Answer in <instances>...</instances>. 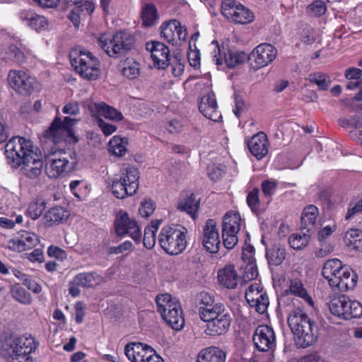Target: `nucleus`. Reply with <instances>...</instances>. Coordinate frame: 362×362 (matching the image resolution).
Listing matches in <instances>:
<instances>
[{"mask_svg": "<svg viewBox=\"0 0 362 362\" xmlns=\"http://www.w3.org/2000/svg\"><path fill=\"white\" fill-rule=\"evenodd\" d=\"M287 321L298 347L306 348L316 341L318 327L302 309H293Z\"/></svg>", "mask_w": 362, "mask_h": 362, "instance_id": "nucleus-1", "label": "nucleus"}, {"mask_svg": "<svg viewBox=\"0 0 362 362\" xmlns=\"http://www.w3.org/2000/svg\"><path fill=\"white\" fill-rule=\"evenodd\" d=\"M322 275L332 288H337L341 292L354 288L357 284V274L350 268L344 266L338 259L326 261L322 269Z\"/></svg>", "mask_w": 362, "mask_h": 362, "instance_id": "nucleus-2", "label": "nucleus"}, {"mask_svg": "<svg viewBox=\"0 0 362 362\" xmlns=\"http://www.w3.org/2000/svg\"><path fill=\"white\" fill-rule=\"evenodd\" d=\"M98 46L112 58L126 54L134 47L135 39L132 33L119 30L115 34L103 33L97 37Z\"/></svg>", "mask_w": 362, "mask_h": 362, "instance_id": "nucleus-3", "label": "nucleus"}, {"mask_svg": "<svg viewBox=\"0 0 362 362\" xmlns=\"http://www.w3.org/2000/svg\"><path fill=\"white\" fill-rule=\"evenodd\" d=\"M199 318L206 323L205 334L212 337L226 334L232 322L230 315L226 312V308L221 303H216L211 310H202Z\"/></svg>", "mask_w": 362, "mask_h": 362, "instance_id": "nucleus-4", "label": "nucleus"}, {"mask_svg": "<svg viewBox=\"0 0 362 362\" xmlns=\"http://www.w3.org/2000/svg\"><path fill=\"white\" fill-rule=\"evenodd\" d=\"M187 229L178 224H171L162 228L158 241L160 247L170 255L181 254L187 247Z\"/></svg>", "mask_w": 362, "mask_h": 362, "instance_id": "nucleus-5", "label": "nucleus"}, {"mask_svg": "<svg viewBox=\"0 0 362 362\" xmlns=\"http://www.w3.org/2000/svg\"><path fill=\"white\" fill-rule=\"evenodd\" d=\"M139 172L137 168L129 166L119 175L112 177L108 185L112 194L117 199H124L134 195L139 187Z\"/></svg>", "mask_w": 362, "mask_h": 362, "instance_id": "nucleus-6", "label": "nucleus"}, {"mask_svg": "<svg viewBox=\"0 0 362 362\" xmlns=\"http://www.w3.org/2000/svg\"><path fill=\"white\" fill-rule=\"evenodd\" d=\"M69 59L74 70L83 78L96 80L100 74L99 61L93 54L81 48L72 49Z\"/></svg>", "mask_w": 362, "mask_h": 362, "instance_id": "nucleus-7", "label": "nucleus"}, {"mask_svg": "<svg viewBox=\"0 0 362 362\" xmlns=\"http://www.w3.org/2000/svg\"><path fill=\"white\" fill-rule=\"evenodd\" d=\"M158 311L162 318L173 329L180 330L185 325L182 311L179 303L168 293L156 296Z\"/></svg>", "mask_w": 362, "mask_h": 362, "instance_id": "nucleus-8", "label": "nucleus"}, {"mask_svg": "<svg viewBox=\"0 0 362 362\" xmlns=\"http://www.w3.org/2000/svg\"><path fill=\"white\" fill-rule=\"evenodd\" d=\"M47 159L49 165H47L46 173L50 178L64 176L72 172L78 163L76 154L71 151H55Z\"/></svg>", "mask_w": 362, "mask_h": 362, "instance_id": "nucleus-9", "label": "nucleus"}, {"mask_svg": "<svg viewBox=\"0 0 362 362\" xmlns=\"http://www.w3.org/2000/svg\"><path fill=\"white\" fill-rule=\"evenodd\" d=\"M245 221L237 211H228L222 220V239L226 248L233 249L238 242V234Z\"/></svg>", "mask_w": 362, "mask_h": 362, "instance_id": "nucleus-10", "label": "nucleus"}, {"mask_svg": "<svg viewBox=\"0 0 362 362\" xmlns=\"http://www.w3.org/2000/svg\"><path fill=\"white\" fill-rule=\"evenodd\" d=\"M76 122L77 119L69 117H65L64 120L59 117H55L50 127L45 132L44 136L55 144L65 140L66 137H74L73 127Z\"/></svg>", "mask_w": 362, "mask_h": 362, "instance_id": "nucleus-11", "label": "nucleus"}, {"mask_svg": "<svg viewBox=\"0 0 362 362\" xmlns=\"http://www.w3.org/2000/svg\"><path fill=\"white\" fill-rule=\"evenodd\" d=\"M221 8L223 16L235 23L246 24L254 19L253 13L235 0H224Z\"/></svg>", "mask_w": 362, "mask_h": 362, "instance_id": "nucleus-12", "label": "nucleus"}, {"mask_svg": "<svg viewBox=\"0 0 362 362\" xmlns=\"http://www.w3.org/2000/svg\"><path fill=\"white\" fill-rule=\"evenodd\" d=\"M277 55V49L270 44L264 43L257 46L247 56L250 66L255 70L267 66Z\"/></svg>", "mask_w": 362, "mask_h": 362, "instance_id": "nucleus-13", "label": "nucleus"}, {"mask_svg": "<svg viewBox=\"0 0 362 362\" xmlns=\"http://www.w3.org/2000/svg\"><path fill=\"white\" fill-rule=\"evenodd\" d=\"M115 233L118 236L129 235L136 243H140L141 230L137 222L127 212L119 211L115 221Z\"/></svg>", "mask_w": 362, "mask_h": 362, "instance_id": "nucleus-14", "label": "nucleus"}, {"mask_svg": "<svg viewBox=\"0 0 362 362\" xmlns=\"http://www.w3.org/2000/svg\"><path fill=\"white\" fill-rule=\"evenodd\" d=\"M23 341L21 335L11 334L0 346V354L8 362H23Z\"/></svg>", "mask_w": 362, "mask_h": 362, "instance_id": "nucleus-15", "label": "nucleus"}, {"mask_svg": "<svg viewBox=\"0 0 362 362\" xmlns=\"http://www.w3.org/2000/svg\"><path fill=\"white\" fill-rule=\"evenodd\" d=\"M160 28L161 37L172 45L185 40L187 34V29L175 19L163 23Z\"/></svg>", "mask_w": 362, "mask_h": 362, "instance_id": "nucleus-16", "label": "nucleus"}, {"mask_svg": "<svg viewBox=\"0 0 362 362\" xmlns=\"http://www.w3.org/2000/svg\"><path fill=\"white\" fill-rule=\"evenodd\" d=\"M202 245L210 253L218 251L221 241L217 224L214 219H208L203 227Z\"/></svg>", "mask_w": 362, "mask_h": 362, "instance_id": "nucleus-17", "label": "nucleus"}, {"mask_svg": "<svg viewBox=\"0 0 362 362\" xmlns=\"http://www.w3.org/2000/svg\"><path fill=\"white\" fill-rule=\"evenodd\" d=\"M252 339L260 351H267L275 346L276 337L273 329L268 325H259L255 329Z\"/></svg>", "mask_w": 362, "mask_h": 362, "instance_id": "nucleus-18", "label": "nucleus"}, {"mask_svg": "<svg viewBox=\"0 0 362 362\" xmlns=\"http://www.w3.org/2000/svg\"><path fill=\"white\" fill-rule=\"evenodd\" d=\"M155 350L140 342H132L125 346L124 354L131 362H146L153 359Z\"/></svg>", "mask_w": 362, "mask_h": 362, "instance_id": "nucleus-19", "label": "nucleus"}, {"mask_svg": "<svg viewBox=\"0 0 362 362\" xmlns=\"http://www.w3.org/2000/svg\"><path fill=\"white\" fill-rule=\"evenodd\" d=\"M146 49L151 52L154 66L158 69H165L170 64V49L163 42L158 41L146 42Z\"/></svg>", "mask_w": 362, "mask_h": 362, "instance_id": "nucleus-20", "label": "nucleus"}, {"mask_svg": "<svg viewBox=\"0 0 362 362\" xmlns=\"http://www.w3.org/2000/svg\"><path fill=\"white\" fill-rule=\"evenodd\" d=\"M5 152L11 167L18 168L23 163V137H12L5 146Z\"/></svg>", "mask_w": 362, "mask_h": 362, "instance_id": "nucleus-21", "label": "nucleus"}, {"mask_svg": "<svg viewBox=\"0 0 362 362\" xmlns=\"http://www.w3.org/2000/svg\"><path fill=\"white\" fill-rule=\"evenodd\" d=\"M88 108L93 117L103 116L115 122H119L124 119L121 112L104 102L90 103Z\"/></svg>", "mask_w": 362, "mask_h": 362, "instance_id": "nucleus-22", "label": "nucleus"}, {"mask_svg": "<svg viewBox=\"0 0 362 362\" xmlns=\"http://www.w3.org/2000/svg\"><path fill=\"white\" fill-rule=\"evenodd\" d=\"M250 153L257 159L261 160L268 153L269 141L267 134L259 132L247 141Z\"/></svg>", "mask_w": 362, "mask_h": 362, "instance_id": "nucleus-23", "label": "nucleus"}, {"mask_svg": "<svg viewBox=\"0 0 362 362\" xmlns=\"http://www.w3.org/2000/svg\"><path fill=\"white\" fill-rule=\"evenodd\" d=\"M218 282L228 289H234L240 281V276L238 274L233 265H226L218 272Z\"/></svg>", "mask_w": 362, "mask_h": 362, "instance_id": "nucleus-24", "label": "nucleus"}, {"mask_svg": "<svg viewBox=\"0 0 362 362\" xmlns=\"http://www.w3.org/2000/svg\"><path fill=\"white\" fill-rule=\"evenodd\" d=\"M318 209L313 204L305 206L301 215V227L308 233H313L318 228Z\"/></svg>", "mask_w": 362, "mask_h": 362, "instance_id": "nucleus-25", "label": "nucleus"}, {"mask_svg": "<svg viewBox=\"0 0 362 362\" xmlns=\"http://www.w3.org/2000/svg\"><path fill=\"white\" fill-rule=\"evenodd\" d=\"M226 353L217 346L202 349L197 355V362H226Z\"/></svg>", "mask_w": 362, "mask_h": 362, "instance_id": "nucleus-26", "label": "nucleus"}, {"mask_svg": "<svg viewBox=\"0 0 362 362\" xmlns=\"http://www.w3.org/2000/svg\"><path fill=\"white\" fill-rule=\"evenodd\" d=\"M75 277L76 282L83 288H95L105 281V279L96 272H81Z\"/></svg>", "mask_w": 362, "mask_h": 362, "instance_id": "nucleus-27", "label": "nucleus"}, {"mask_svg": "<svg viewBox=\"0 0 362 362\" xmlns=\"http://www.w3.org/2000/svg\"><path fill=\"white\" fill-rule=\"evenodd\" d=\"M24 21H27V25L31 29L37 32L45 30L48 28V22L45 16L37 14L30 11L25 12L24 15Z\"/></svg>", "mask_w": 362, "mask_h": 362, "instance_id": "nucleus-28", "label": "nucleus"}, {"mask_svg": "<svg viewBox=\"0 0 362 362\" xmlns=\"http://www.w3.org/2000/svg\"><path fill=\"white\" fill-rule=\"evenodd\" d=\"M42 162V156L40 148L29 140L24 139V169L26 164Z\"/></svg>", "mask_w": 362, "mask_h": 362, "instance_id": "nucleus-29", "label": "nucleus"}, {"mask_svg": "<svg viewBox=\"0 0 362 362\" xmlns=\"http://www.w3.org/2000/svg\"><path fill=\"white\" fill-rule=\"evenodd\" d=\"M158 13L156 7L153 4H145L141 10V18L144 27H151L158 23Z\"/></svg>", "mask_w": 362, "mask_h": 362, "instance_id": "nucleus-30", "label": "nucleus"}, {"mask_svg": "<svg viewBox=\"0 0 362 362\" xmlns=\"http://www.w3.org/2000/svg\"><path fill=\"white\" fill-rule=\"evenodd\" d=\"M223 55L224 62L228 68H234L245 62L247 59L245 52L233 49H228L226 52L224 51Z\"/></svg>", "mask_w": 362, "mask_h": 362, "instance_id": "nucleus-31", "label": "nucleus"}, {"mask_svg": "<svg viewBox=\"0 0 362 362\" xmlns=\"http://www.w3.org/2000/svg\"><path fill=\"white\" fill-rule=\"evenodd\" d=\"M266 257L269 264L278 266L285 259L286 250L279 244H274L267 250Z\"/></svg>", "mask_w": 362, "mask_h": 362, "instance_id": "nucleus-32", "label": "nucleus"}, {"mask_svg": "<svg viewBox=\"0 0 362 362\" xmlns=\"http://www.w3.org/2000/svg\"><path fill=\"white\" fill-rule=\"evenodd\" d=\"M161 223V220L152 221L151 224L146 227L143 238L144 246L151 249L156 244V233Z\"/></svg>", "mask_w": 362, "mask_h": 362, "instance_id": "nucleus-33", "label": "nucleus"}, {"mask_svg": "<svg viewBox=\"0 0 362 362\" xmlns=\"http://www.w3.org/2000/svg\"><path fill=\"white\" fill-rule=\"evenodd\" d=\"M69 213L62 206H56L50 209L44 216L47 223L49 225L59 223L66 220Z\"/></svg>", "mask_w": 362, "mask_h": 362, "instance_id": "nucleus-34", "label": "nucleus"}, {"mask_svg": "<svg viewBox=\"0 0 362 362\" xmlns=\"http://www.w3.org/2000/svg\"><path fill=\"white\" fill-rule=\"evenodd\" d=\"M346 245L357 251H362V230L351 228L346 233L344 237Z\"/></svg>", "mask_w": 362, "mask_h": 362, "instance_id": "nucleus-35", "label": "nucleus"}, {"mask_svg": "<svg viewBox=\"0 0 362 362\" xmlns=\"http://www.w3.org/2000/svg\"><path fill=\"white\" fill-rule=\"evenodd\" d=\"M346 296H341L331 300L329 303L330 312L334 315L344 320L345 315L349 316V314L344 311V308H346Z\"/></svg>", "mask_w": 362, "mask_h": 362, "instance_id": "nucleus-36", "label": "nucleus"}, {"mask_svg": "<svg viewBox=\"0 0 362 362\" xmlns=\"http://www.w3.org/2000/svg\"><path fill=\"white\" fill-rule=\"evenodd\" d=\"M177 208L180 211H185L190 214L193 218H195L199 209V202L196 200L195 196L192 194L180 202Z\"/></svg>", "mask_w": 362, "mask_h": 362, "instance_id": "nucleus-37", "label": "nucleus"}, {"mask_svg": "<svg viewBox=\"0 0 362 362\" xmlns=\"http://www.w3.org/2000/svg\"><path fill=\"white\" fill-rule=\"evenodd\" d=\"M10 88L16 93L21 95L23 91V74L21 70H11L8 74Z\"/></svg>", "mask_w": 362, "mask_h": 362, "instance_id": "nucleus-38", "label": "nucleus"}, {"mask_svg": "<svg viewBox=\"0 0 362 362\" xmlns=\"http://www.w3.org/2000/svg\"><path fill=\"white\" fill-rule=\"evenodd\" d=\"M122 74L124 76L131 80L137 78L140 74L139 64L129 59H126L123 63Z\"/></svg>", "mask_w": 362, "mask_h": 362, "instance_id": "nucleus-39", "label": "nucleus"}, {"mask_svg": "<svg viewBox=\"0 0 362 362\" xmlns=\"http://www.w3.org/2000/svg\"><path fill=\"white\" fill-rule=\"evenodd\" d=\"M307 79L310 82L315 83L321 90H327L331 83L329 76L322 72L311 73Z\"/></svg>", "mask_w": 362, "mask_h": 362, "instance_id": "nucleus-40", "label": "nucleus"}, {"mask_svg": "<svg viewBox=\"0 0 362 362\" xmlns=\"http://www.w3.org/2000/svg\"><path fill=\"white\" fill-rule=\"evenodd\" d=\"M127 144V141L125 138L115 136L109 141L110 151L117 156H122L126 153Z\"/></svg>", "mask_w": 362, "mask_h": 362, "instance_id": "nucleus-41", "label": "nucleus"}, {"mask_svg": "<svg viewBox=\"0 0 362 362\" xmlns=\"http://www.w3.org/2000/svg\"><path fill=\"white\" fill-rule=\"evenodd\" d=\"M46 203L42 199L31 202L28 206L26 214L33 220L37 219L45 209Z\"/></svg>", "mask_w": 362, "mask_h": 362, "instance_id": "nucleus-42", "label": "nucleus"}, {"mask_svg": "<svg viewBox=\"0 0 362 362\" xmlns=\"http://www.w3.org/2000/svg\"><path fill=\"white\" fill-rule=\"evenodd\" d=\"M199 305L198 308L199 316L201 317L202 310H211L215 308V297L214 296L206 291L201 292L198 296Z\"/></svg>", "mask_w": 362, "mask_h": 362, "instance_id": "nucleus-43", "label": "nucleus"}, {"mask_svg": "<svg viewBox=\"0 0 362 362\" xmlns=\"http://www.w3.org/2000/svg\"><path fill=\"white\" fill-rule=\"evenodd\" d=\"M344 310L349 315H345L344 320L358 318L362 315V305L358 301L351 300L348 297H346Z\"/></svg>", "mask_w": 362, "mask_h": 362, "instance_id": "nucleus-44", "label": "nucleus"}, {"mask_svg": "<svg viewBox=\"0 0 362 362\" xmlns=\"http://www.w3.org/2000/svg\"><path fill=\"white\" fill-rule=\"evenodd\" d=\"M310 235L305 233H293L288 238L290 246L294 250H301L309 243Z\"/></svg>", "mask_w": 362, "mask_h": 362, "instance_id": "nucleus-45", "label": "nucleus"}, {"mask_svg": "<svg viewBox=\"0 0 362 362\" xmlns=\"http://www.w3.org/2000/svg\"><path fill=\"white\" fill-rule=\"evenodd\" d=\"M42 166L43 162L36 160L34 163L26 164L25 169H24V176L37 183L39 177L42 174Z\"/></svg>", "mask_w": 362, "mask_h": 362, "instance_id": "nucleus-46", "label": "nucleus"}, {"mask_svg": "<svg viewBox=\"0 0 362 362\" xmlns=\"http://www.w3.org/2000/svg\"><path fill=\"white\" fill-rule=\"evenodd\" d=\"M290 291L294 295L299 296L304 299L309 305H312L313 301L312 298L308 294L306 290L304 288L302 282L298 279H293L291 281L289 287Z\"/></svg>", "mask_w": 362, "mask_h": 362, "instance_id": "nucleus-47", "label": "nucleus"}, {"mask_svg": "<svg viewBox=\"0 0 362 362\" xmlns=\"http://www.w3.org/2000/svg\"><path fill=\"white\" fill-rule=\"evenodd\" d=\"M267 295L263 288L258 284H254L250 285L245 291V299L250 305L254 303L257 298Z\"/></svg>", "mask_w": 362, "mask_h": 362, "instance_id": "nucleus-48", "label": "nucleus"}, {"mask_svg": "<svg viewBox=\"0 0 362 362\" xmlns=\"http://www.w3.org/2000/svg\"><path fill=\"white\" fill-rule=\"evenodd\" d=\"M217 108V103L208 109H206V103L199 104V110L202 115L214 122H218L222 117L221 114L218 111Z\"/></svg>", "mask_w": 362, "mask_h": 362, "instance_id": "nucleus-49", "label": "nucleus"}, {"mask_svg": "<svg viewBox=\"0 0 362 362\" xmlns=\"http://www.w3.org/2000/svg\"><path fill=\"white\" fill-rule=\"evenodd\" d=\"M326 11L327 5L321 0L315 1L307 7V13L312 16H321Z\"/></svg>", "mask_w": 362, "mask_h": 362, "instance_id": "nucleus-50", "label": "nucleus"}, {"mask_svg": "<svg viewBox=\"0 0 362 362\" xmlns=\"http://www.w3.org/2000/svg\"><path fill=\"white\" fill-rule=\"evenodd\" d=\"M40 346V342L31 335H24V356L35 353Z\"/></svg>", "mask_w": 362, "mask_h": 362, "instance_id": "nucleus-51", "label": "nucleus"}, {"mask_svg": "<svg viewBox=\"0 0 362 362\" xmlns=\"http://www.w3.org/2000/svg\"><path fill=\"white\" fill-rule=\"evenodd\" d=\"M156 209L155 203L151 199H145L141 203L139 209V214L144 217L147 218L151 216Z\"/></svg>", "mask_w": 362, "mask_h": 362, "instance_id": "nucleus-52", "label": "nucleus"}, {"mask_svg": "<svg viewBox=\"0 0 362 362\" xmlns=\"http://www.w3.org/2000/svg\"><path fill=\"white\" fill-rule=\"evenodd\" d=\"M207 173L211 180L217 181L223 177L225 172L223 167L220 165L211 164L207 168Z\"/></svg>", "mask_w": 362, "mask_h": 362, "instance_id": "nucleus-53", "label": "nucleus"}, {"mask_svg": "<svg viewBox=\"0 0 362 362\" xmlns=\"http://www.w3.org/2000/svg\"><path fill=\"white\" fill-rule=\"evenodd\" d=\"M269 303V298L268 296L266 295L260 298H257L254 303L250 304V306L255 308L257 313L263 314L267 311Z\"/></svg>", "mask_w": 362, "mask_h": 362, "instance_id": "nucleus-54", "label": "nucleus"}, {"mask_svg": "<svg viewBox=\"0 0 362 362\" xmlns=\"http://www.w3.org/2000/svg\"><path fill=\"white\" fill-rule=\"evenodd\" d=\"M278 182L275 180H267L262 182L261 187L264 195L267 197H272L277 187Z\"/></svg>", "mask_w": 362, "mask_h": 362, "instance_id": "nucleus-55", "label": "nucleus"}, {"mask_svg": "<svg viewBox=\"0 0 362 362\" xmlns=\"http://www.w3.org/2000/svg\"><path fill=\"white\" fill-rule=\"evenodd\" d=\"M40 243L36 234L24 231V250L31 249Z\"/></svg>", "mask_w": 362, "mask_h": 362, "instance_id": "nucleus-56", "label": "nucleus"}, {"mask_svg": "<svg viewBox=\"0 0 362 362\" xmlns=\"http://www.w3.org/2000/svg\"><path fill=\"white\" fill-rule=\"evenodd\" d=\"M247 203L252 211L258 209L259 201L258 197V190L257 189H254L248 193L247 196Z\"/></svg>", "mask_w": 362, "mask_h": 362, "instance_id": "nucleus-57", "label": "nucleus"}, {"mask_svg": "<svg viewBox=\"0 0 362 362\" xmlns=\"http://www.w3.org/2000/svg\"><path fill=\"white\" fill-rule=\"evenodd\" d=\"M244 273V278L247 280L256 279L258 276L257 265L253 262H250L246 265Z\"/></svg>", "mask_w": 362, "mask_h": 362, "instance_id": "nucleus-58", "label": "nucleus"}, {"mask_svg": "<svg viewBox=\"0 0 362 362\" xmlns=\"http://www.w3.org/2000/svg\"><path fill=\"white\" fill-rule=\"evenodd\" d=\"M47 254L49 257H53L60 260H63L66 258V252L57 246H49L47 249Z\"/></svg>", "mask_w": 362, "mask_h": 362, "instance_id": "nucleus-59", "label": "nucleus"}, {"mask_svg": "<svg viewBox=\"0 0 362 362\" xmlns=\"http://www.w3.org/2000/svg\"><path fill=\"white\" fill-rule=\"evenodd\" d=\"M79 112V105L76 101H71L66 103L62 108V112L66 115H76Z\"/></svg>", "mask_w": 362, "mask_h": 362, "instance_id": "nucleus-60", "label": "nucleus"}, {"mask_svg": "<svg viewBox=\"0 0 362 362\" xmlns=\"http://www.w3.org/2000/svg\"><path fill=\"white\" fill-rule=\"evenodd\" d=\"M98 123L101 131L105 136H109L117 130V127L115 125L109 124L103 120L102 119H99Z\"/></svg>", "mask_w": 362, "mask_h": 362, "instance_id": "nucleus-61", "label": "nucleus"}, {"mask_svg": "<svg viewBox=\"0 0 362 362\" xmlns=\"http://www.w3.org/2000/svg\"><path fill=\"white\" fill-rule=\"evenodd\" d=\"M212 45H214V52L211 53L212 60L217 65H221L223 64V56L221 54V49L219 47L217 41H213Z\"/></svg>", "mask_w": 362, "mask_h": 362, "instance_id": "nucleus-62", "label": "nucleus"}, {"mask_svg": "<svg viewBox=\"0 0 362 362\" xmlns=\"http://www.w3.org/2000/svg\"><path fill=\"white\" fill-rule=\"evenodd\" d=\"M28 259L32 262L44 261V255L41 249H35L30 253L25 254Z\"/></svg>", "mask_w": 362, "mask_h": 362, "instance_id": "nucleus-63", "label": "nucleus"}, {"mask_svg": "<svg viewBox=\"0 0 362 362\" xmlns=\"http://www.w3.org/2000/svg\"><path fill=\"white\" fill-rule=\"evenodd\" d=\"M188 61L194 68H197L200 64V54L198 50H190L187 54Z\"/></svg>", "mask_w": 362, "mask_h": 362, "instance_id": "nucleus-64", "label": "nucleus"}]
</instances>
